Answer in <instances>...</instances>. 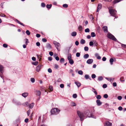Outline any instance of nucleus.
Here are the masks:
<instances>
[{"mask_svg":"<svg viewBox=\"0 0 126 126\" xmlns=\"http://www.w3.org/2000/svg\"><path fill=\"white\" fill-rule=\"evenodd\" d=\"M121 46L123 47L126 48V45L124 44H122Z\"/></svg>","mask_w":126,"mask_h":126,"instance_id":"774afa93","label":"nucleus"},{"mask_svg":"<svg viewBox=\"0 0 126 126\" xmlns=\"http://www.w3.org/2000/svg\"><path fill=\"white\" fill-rule=\"evenodd\" d=\"M113 85L114 87L116 86H117L116 83L115 82L113 83Z\"/></svg>","mask_w":126,"mask_h":126,"instance_id":"338daca9","label":"nucleus"},{"mask_svg":"<svg viewBox=\"0 0 126 126\" xmlns=\"http://www.w3.org/2000/svg\"><path fill=\"white\" fill-rule=\"evenodd\" d=\"M80 55V54L79 52H77L76 54V56L77 57H79Z\"/></svg>","mask_w":126,"mask_h":126,"instance_id":"c03bdc74","label":"nucleus"},{"mask_svg":"<svg viewBox=\"0 0 126 126\" xmlns=\"http://www.w3.org/2000/svg\"><path fill=\"white\" fill-rule=\"evenodd\" d=\"M85 41L83 39H82L81 40L80 42V43L81 44H84L85 43Z\"/></svg>","mask_w":126,"mask_h":126,"instance_id":"cd10ccee","label":"nucleus"},{"mask_svg":"<svg viewBox=\"0 0 126 126\" xmlns=\"http://www.w3.org/2000/svg\"><path fill=\"white\" fill-rule=\"evenodd\" d=\"M70 105L72 106H76V104L75 102H72L71 103Z\"/></svg>","mask_w":126,"mask_h":126,"instance_id":"bb28decb","label":"nucleus"},{"mask_svg":"<svg viewBox=\"0 0 126 126\" xmlns=\"http://www.w3.org/2000/svg\"><path fill=\"white\" fill-rule=\"evenodd\" d=\"M118 109L119 110L121 111V110H122L123 109V108L121 107L120 106L118 108Z\"/></svg>","mask_w":126,"mask_h":126,"instance_id":"0e129e2a","label":"nucleus"},{"mask_svg":"<svg viewBox=\"0 0 126 126\" xmlns=\"http://www.w3.org/2000/svg\"><path fill=\"white\" fill-rule=\"evenodd\" d=\"M103 97L105 98H107L108 97V95L107 94H105L104 95Z\"/></svg>","mask_w":126,"mask_h":126,"instance_id":"8fccbe9b","label":"nucleus"},{"mask_svg":"<svg viewBox=\"0 0 126 126\" xmlns=\"http://www.w3.org/2000/svg\"><path fill=\"white\" fill-rule=\"evenodd\" d=\"M31 80L32 83H34L35 82V79L34 78H31Z\"/></svg>","mask_w":126,"mask_h":126,"instance_id":"5fc2aeb1","label":"nucleus"},{"mask_svg":"<svg viewBox=\"0 0 126 126\" xmlns=\"http://www.w3.org/2000/svg\"><path fill=\"white\" fill-rule=\"evenodd\" d=\"M79 44V42L78 41H76L75 42V44L76 46L78 45Z\"/></svg>","mask_w":126,"mask_h":126,"instance_id":"69168bd1","label":"nucleus"},{"mask_svg":"<svg viewBox=\"0 0 126 126\" xmlns=\"http://www.w3.org/2000/svg\"><path fill=\"white\" fill-rule=\"evenodd\" d=\"M75 83L77 86L78 87H79L80 86V83L79 82H75Z\"/></svg>","mask_w":126,"mask_h":126,"instance_id":"393cba45","label":"nucleus"},{"mask_svg":"<svg viewBox=\"0 0 126 126\" xmlns=\"http://www.w3.org/2000/svg\"><path fill=\"white\" fill-rule=\"evenodd\" d=\"M46 6L47 8L48 9H50L51 7L52 4H47L46 5Z\"/></svg>","mask_w":126,"mask_h":126,"instance_id":"a878e982","label":"nucleus"},{"mask_svg":"<svg viewBox=\"0 0 126 126\" xmlns=\"http://www.w3.org/2000/svg\"><path fill=\"white\" fill-rule=\"evenodd\" d=\"M94 45V43L93 41H90L89 42V45L90 46H92Z\"/></svg>","mask_w":126,"mask_h":126,"instance_id":"37998d69","label":"nucleus"},{"mask_svg":"<svg viewBox=\"0 0 126 126\" xmlns=\"http://www.w3.org/2000/svg\"><path fill=\"white\" fill-rule=\"evenodd\" d=\"M85 32H90V30L89 28H87L85 30Z\"/></svg>","mask_w":126,"mask_h":126,"instance_id":"a19ab883","label":"nucleus"},{"mask_svg":"<svg viewBox=\"0 0 126 126\" xmlns=\"http://www.w3.org/2000/svg\"><path fill=\"white\" fill-rule=\"evenodd\" d=\"M37 95H38L39 96L41 94V92L40 91H36Z\"/></svg>","mask_w":126,"mask_h":126,"instance_id":"c756f323","label":"nucleus"},{"mask_svg":"<svg viewBox=\"0 0 126 126\" xmlns=\"http://www.w3.org/2000/svg\"><path fill=\"white\" fill-rule=\"evenodd\" d=\"M34 103H31L30 105L29 106V108L30 109H32V108L34 105Z\"/></svg>","mask_w":126,"mask_h":126,"instance_id":"4be33fe9","label":"nucleus"},{"mask_svg":"<svg viewBox=\"0 0 126 126\" xmlns=\"http://www.w3.org/2000/svg\"><path fill=\"white\" fill-rule=\"evenodd\" d=\"M120 80L121 82H124L125 81V80L124 79V77H122L120 78Z\"/></svg>","mask_w":126,"mask_h":126,"instance_id":"72a5a7b5","label":"nucleus"},{"mask_svg":"<svg viewBox=\"0 0 126 126\" xmlns=\"http://www.w3.org/2000/svg\"><path fill=\"white\" fill-rule=\"evenodd\" d=\"M47 48L49 49H50L51 48V46L49 44H47L46 46Z\"/></svg>","mask_w":126,"mask_h":126,"instance_id":"6ab92c4d","label":"nucleus"},{"mask_svg":"<svg viewBox=\"0 0 126 126\" xmlns=\"http://www.w3.org/2000/svg\"><path fill=\"white\" fill-rule=\"evenodd\" d=\"M89 57V55L88 54H86L84 55L83 56V58L84 59L88 58Z\"/></svg>","mask_w":126,"mask_h":126,"instance_id":"aec40b11","label":"nucleus"},{"mask_svg":"<svg viewBox=\"0 0 126 126\" xmlns=\"http://www.w3.org/2000/svg\"><path fill=\"white\" fill-rule=\"evenodd\" d=\"M53 43L55 46L56 48L58 49V47L60 46V43L55 41H53Z\"/></svg>","mask_w":126,"mask_h":126,"instance_id":"423d86ee","label":"nucleus"},{"mask_svg":"<svg viewBox=\"0 0 126 126\" xmlns=\"http://www.w3.org/2000/svg\"><path fill=\"white\" fill-rule=\"evenodd\" d=\"M78 74L80 75H82L83 74V72L81 70H80L78 71Z\"/></svg>","mask_w":126,"mask_h":126,"instance_id":"49530a36","label":"nucleus"},{"mask_svg":"<svg viewBox=\"0 0 126 126\" xmlns=\"http://www.w3.org/2000/svg\"><path fill=\"white\" fill-rule=\"evenodd\" d=\"M86 115L87 116L89 117H92L96 119V117L89 110H88L85 113Z\"/></svg>","mask_w":126,"mask_h":126,"instance_id":"20e7f679","label":"nucleus"},{"mask_svg":"<svg viewBox=\"0 0 126 126\" xmlns=\"http://www.w3.org/2000/svg\"><path fill=\"white\" fill-rule=\"evenodd\" d=\"M102 87L104 88H105L107 87V85L106 84H104L103 85Z\"/></svg>","mask_w":126,"mask_h":126,"instance_id":"a18cd8bd","label":"nucleus"},{"mask_svg":"<svg viewBox=\"0 0 126 126\" xmlns=\"http://www.w3.org/2000/svg\"><path fill=\"white\" fill-rule=\"evenodd\" d=\"M102 6L101 4L99 3L98 4L96 10V12H98L100 10Z\"/></svg>","mask_w":126,"mask_h":126,"instance_id":"6e6552de","label":"nucleus"},{"mask_svg":"<svg viewBox=\"0 0 126 126\" xmlns=\"http://www.w3.org/2000/svg\"><path fill=\"white\" fill-rule=\"evenodd\" d=\"M32 63L34 65H36L38 64V62L37 61H36L35 62H33V63Z\"/></svg>","mask_w":126,"mask_h":126,"instance_id":"4c0bfd02","label":"nucleus"},{"mask_svg":"<svg viewBox=\"0 0 126 126\" xmlns=\"http://www.w3.org/2000/svg\"><path fill=\"white\" fill-rule=\"evenodd\" d=\"M83 28L81 25H79L78 27V30L79 31H81L82 30Z\"/></svg>","mask_w":126,"mask_h":126,"instance_id":"412c9836","label":"nucleus"},{"mask_svg":"<svg viewBox=\"0 0 126 126\" xmlns=\"http://www.w3.org/2000/svg\"><path fill=\"white\" fill-rule=\"evenodd\" d=\"M109 12L110 14L111 15V16L115 17L114 20L115 18H117L118 17H117L116 16V13L117 11L113 9H109Z\"/></svg>","mask_w":126,"mask_h":126,"instance_id":"f03ea898","label":"nucleus"},{"mask_svg":"<svg viewBox=\"0 0 126 126\" xmlns=\"http://www.w3.org/2000/svg\"><path fill=\"white\" fill-rule=\"evenodd\" d=\"M26 34L28 35H29L30 34V32L28 30H27L26 32Z\"/></svg>","mask_w":126,"mask_h":126,"instance_id":"79ce46f5","label":"nucleus"},{"mask_svg":"<svg viewBox=\"0 0 126 126\" xmlns=\"http://www.w3.org/2000/svg\"><path fill=\"white\" fill-rule=\"evenodd\" d=\"M92 78L93 79H95L96 77V76L94 74H93L91 75Z\"/></svg>","mask_w":126,"mask_h":126,"instance_id":"f704fd0d","label":"nucleus"},{"mask_svg":"<svg viewBox=\"0 0 126 126\" xmlns=\"http://www.w3.org/2000/svg\"><path fill=\"white\" fill-rule=\"evenodd\" d=\"M93 59H89L87 61L86 63L88 64H91L93 63Z\"/></svg>","mask_w":126,"mask_h":126,"instance_id":"9b49d317","label":"nucleus"},{"mask_svg":"<svg viewBox=\"0 0 126 126\" xmlns=\"http://www.w3.org/2000/svg\"><path fill=\"white\" fill-rule=\"evenodd\" d=\"M60 110L57 108H55L52 109L51 110V115H56L59 114Z\"/></svg>","mask_w":126,"mask_h":126,"instance_id":"f257e3e1","label":"nucleus"},{"mask_svg":"<svg viewBox=\"0 0 126 126\" xmlns=\"http://www.w3.org/2000/svg\"><path fill=\"white\" fill-rule=\"evenodd\" d=\"M71 54H70L67 57V59L68 60H69L71 59Z\"/></svg>","mask_w":126,"mask_h":126,"instance_id":"e433bc0d","label":"nucleus"},{"mask_svg":"<svg viewBox=\"0 0 126 126\" xmlns=\"http://www.w3.org/2000/svg\"><path fill=\"white\" fill-rule=\"evenodd\" d=\"M102 29L105 32H108V27L107 26H104L103 27Z\"/></svg>","mask_w":126,"mask_h":126,"instance_id":"9d476101","label":"nucleus"},{"mask_svg":"<svg viewBox=\"0 0 126 126\" xmlns=\"http://www.w3.org/2000/svg\"><path fill=\"white\" fill-rule=\"evenodd\" d=\"M28 95V93L26 92L22 94V96L25 98Z\"/></svg>","mask_w":126,"mask_h":126,"instance_id":"4468645a","label":"nucleus"},{"mask_svg":"<svg viewBox=\"0 0 126 126\" xmlns=\"http://www.w3.org/2000/svg\"><path fill=\"white\" fill-rule=\"evenodd\" d=\"M63 6L64 8H67L68 7V5L67 4H65L63 5Z\"/></svg>","mask_w":126,"mask_h":126,"instance_id":"c9c22d12","label":"nucleus"},{"mask_svg":"<svg viewBox=\"0 0 126 126\" xmlns=\"http://www.w3.org/2000/svg\"><path fill=\"white\" fill-rule=\"evenodd\" d=\"M48 71L49 73H51L52 72V70L50 68H49L48 69Z\"/></svg>","mask_w":126,"mask_h":126,"instance_id":"bf43d9fd","label":"nucleus"},{"mask_svg":"<svg viewBox=\"0 0 126 126\" xmlns=\"http://www.w3.org/2000/svg\"><path fill=\"white\" fill-rule=\"evenodd\" d=\"M26 40V45L28 44V43L29 42L27 38H26L25 39Z\"/></svg>","mask_w":126,"mask_h":126,"instance_id":"58836bf2","label":"nucleus"},{"mask_svg":"<svg viewBox=\"0 0 126 126\" xmlns=\"http://www.w3.org/2000/svg\"><path fill=\"white\" fill-rule=\"evenodd\" d=\"M112 125V123L109 121L105 122V126H111Z\"/></svg>","mask_w":126,"mask_h":126,"instance_id":"1a4fd4ad","label":"nucleus"},{"mask_svg":"<svg viewBox=\"0 0 126 126\" xmlns=\"http://www.w3.org/2000/svg\"><path fill=\"white\" fill-rule=\"evenodd\" d=\"M15 21L17 23L19 24H20L24 26H25V25H24L22 23H21L17 19H16L15 20Z\"/></svg>","mask_w":126,"mask_h":126,"instance_id":"2eb2a0df","label":"nucleus"},{"mask_svg":"<svg viewBox=\"0 0 126 126\" xmlns=\"http://www.w3.org/2000/svg\"><path fill=\"white\" fill-rule=\"evenodd\" d=\"M108 37L110 39L113 40L115 41H117L115 37L110 33H108Z\"/></svg>","mask_w":126,"mask_h":126,"instance_id":"39448f33","label":"nucleus"},{"mask_svg":"<svg viewBox=\"0 0 126 126\" xmlns=\"http://www.w3.org/2000/svg\"><path fill=\"white\" fill-rule=\"evenodd\" d=\"M49 90H50V91H52L53 90V87L51 86H49Z\"/></svg>","mask_w":126,"mask_h":126,"instance_id":"6e6d98bb","label":"nucleus"},{"mask_svg":"<svg viewBox=\"0 0 126 126\" xmlns=\"http://www.w3.org/2000/svg\"><path fill=\"white\" fill-rule=\"evenodd\" d=\"M92 89L93 90L92 91L96 95H97V94L96 90L93 88H92Z\"/></svg>","mask_w":126,"mask_h":126,"instance_id":"f3484780","label":"nucleus"},{"mask_svg":"<svg viewBox=\"0 0 126 126\" xmlns=\"http://www.w3.org/2000/svg\"><path fill=\"white\" fill-rule=\"evenodd\" d=\"M3 69L4 67L1 65H0V72L1 73V74H2V75H3Z\"/></svg>","mask_w":126,"mask_h":126,"instance_id":"f8f14e48","label":"nucleus"},{"mask_svg":"<svg viewBox=\"0 0 126 126\" xmlns=\"http://www.w3.org/2000/svg\"><path fill=\"white\" fill-rule=\"evenodd\" d=\"M89 48L85 46L84 47V50L86 51H87L88 50Z\"/></svg>","mask_w":126,"mask_h":126,"instance_id":"ea45409f","label":"nucleus"},{"mask_svg":"<svg viewBox=\"0 0 126 126\" xmlns=\"http://www.w3.org/2000/svg\"><path fill=\"white\" fill-rule=\"evenodd\" d=\"M114 61V60L112 58H111L110 60V62L111 65H112L113 64V62Z\"/></svg>","mask_w":126,"mask_h":126,"instance_id":"5701e85b","label":"nucleus"},{"mask_svg":"<svg viewBox=\"0 0 126 126\" xmlns=\"http://www.w3.org/2000/svg\"><path fill=\"white\" fill-rule=\"evenodd\" d=\"M77 113L78 116L79 117L80 120L81 121H83L84 119L86 118L84 115V114L83 113L80 112V111H78Z\"/></svg>","mask_w":126,"mask_h":126,"instance_id":"7ed1b4c3","label":"nucleus"},{"mask_svg":"<svg viewBox=\"0 0 126 126\" xmlns=\"http://www.w3.org/2000/svg\"><path fill=\"white\" fill-rule=\"evenodd\" d=\"M68 61H69V63L71 65H72L74 63V62L72 59H71L70 60H69Z\"/></svg>","mask_w":126,"mask_h":126,"instance_id":"b1692460","label":"nucleus"},{"mask_svg":"<svg viewBox=\"0 0 126 126\" xmlns=\"http://www.w3.org/2000/svg\"><path fill=\"white\" fill-rule=\"evenodd\" d=\"M96 102L97 105L98 106L101 105L102 104V102L100 101V100L98 99L96 100Z\"/></svg>","mask_w":126,"mask_h":126,"instance_id":"ddd939ff","label":"nucleus"},{"mask_svg":"<svg viewBox=\"0 0 126 126\" xmlns=\"http://www.w3.org/2000/svg\"><path fill=\"white\" fill-rule=\"evenodd\" d=\"M3 46L4 47L6 48L7 47L8 45L6 44H3Z\"/></svg>","mask_w":126,"mask_h":126,"instance_id":"13d9d810","label":"nucleus"},{"mask_svg":"<svg viewBox=\"0 0 126 126\" xmlns=\"http://www.w3.org/2000/svg\"><path fill=\"white\" fill-rule=\"evenodd\" d=\"M91 36L92 37H94L96 36V35L94 32H92L91 34Z\"/></svg>","mask_w":126,"mask_h":126,"instance_id":"2f4dec72","label":"nucleus"},{"mask_svg":"<svg viewBox=\"0 0 126 126\" xmlns=\"http://www.w3.org/2000/svg\"><path fill=\"white\" fill-rule=\"evenodd\" d=\"M73 97L74 98H76L77 97V95L76 94H73Z\"/></svg>","mask_w":126,"mask_h":126,"instance_id":"de8ad7c7","label":"nucleus"},{"mask_svg":"<svg viewBox=\"0 0 126 126\" xmlns=\"http://www.w3.org/2000/svg\"><path fill=\"white\" fill-rule=\"evenodd\" d=\"M84 77H85V78L86 79H90V80H91V78L90 77V78L89 77V76L88 75H85Z\"/></svg>","mask_w":126,"mask_h":126,"instance_id":"dca6fc26","label":"nucleus"},{"mask_svg":"<svg viewBox=\"0 0 126 126\" xmlns=\"http://www.w3.org/2000/svg\"><path fill=\"white\" fill-rule=\"evenodd\" d=\"M94 45L95 46H97V43L95 41H93Z\"/></svg>","mask_w":126,"mask_h":126,"instance_id":"c85d7f7f","label":"nucleus"},{"mask_svg":"<svg viewBox=\"0 0 126 126\" xmlns=\"http://www.w3.org/2000/svg\"><path fill=\"white\" fill-rule=\"evenodd\" d=\"M64 61V59L63 58H62L60 60V62L62 63V62H63Z\"/></svg>","mask_w":126,"mask_h":126,"instance_id":"864d4df0","label":"nucleus"},{"mask_svg":"<svg viewBox=\"0 0 126 126\" xmlns=\"http://www.w3.org/2000/svg\"><path fill=\"white\" fill-rule=\"evenodd\" d=\"M60 87L61 88H63L64 87V85L63 84H61L60 85Z\"/></svg>","mask_w":126,"mask_h":126,"instance_id":"052dcab7","label":"nucleus"},{"mask_svg":"<svg viewBox=\"0 0 126 126\" xmlns=\"http://www.w3.org/2000/svg\"><path fill=\"white\" fill-rule=\"evenodd\" d=\"M122 97L121 96H118L117 97L118 99L119 100H121L122 99Z\"/></svg>","mask_w":126,"mask_h":126,"instance_id":"680f3d73","label":"nucleus"},{"mask_svg":"<svg viewBox=\"0 0 126 126\" xmlns=\"http://www.w3.org/2000/svg\"><path fill=\"white\" fill-rule=\"evenodd\" d=\"M0 77L3 80V82H4V78L3 76V75L2 74H1L0 73Z\"/></svg>","mask_w":126,"mask_h":126,"instance_id":"4d7b16f0","label":"nucleus"},{"mask_svg":"<svg viewBox=\"0 0 126 126\" xmlns=\"http://www.w3.org/2000/svg\"><path fill=\"white\" fill-rule=\"evenodd\" d=\"M77 35V33L76 32H74L71 33V35L72 36H75Z\"/></svg>","mask_w":126,"mask_h":126,"instance_id":"a211bd4d","label":"nucleus"},{"mask_svg":"<svg viewBox=\"0 0 126 126\" xmlns=\"http://www.w3.org/2000/svg\"><path fill=\"white\" fill-rule=\"evenodd\" d=\"M42 65L40 64L38 65L36 67V70L37 72H39L41 68Z\"/></svg>","mask_w":126,"mask_h":126,"instance_id":"0eeeda50","label":"nucleus"},{"mask_svg":"<svg viewBox=\"0 0 126 126\" xmlns=\"http://www.w3.org/2000/svg\"><path fill=\"white\" fill-rule=\"evenodd\" d=\"M31 112V110H29L27 111V115L28 116H29Z\"/></svg>","mask_w":126,"mask_h":126,"instance_id":"603ef678","label":"nucleus"},{"mask_svg":"<svg viewBox=\"0 0 126 126\" xmlns=\"http://www.w3.org/2000/svg\"><path fill=\"white\" fill-rule=\"evenodd\" d=\"M41 6L43 7H45V4L44 3H42L41 4Z\"/></svg>","mask_w":126,"mask_h":126,"instance_id":"09e8293b","label":"nucleus"},{"mask_svg":"<svg viewBox=\"0 0 126 126\" xmlns=\"http://www.w3.org/2000/svg\"><path fill=\"white\" fill-rule=\"evenodd\" d=\"M103 78L102 76H99L98 77V80L99 81H101L103 80Z\"/></svg>","mask_w":126,"mask_h":126,"instance_id":"7c9ffc66","label":"nucleus"},{"mask_svg":"<svg viewBox=\"0 0 126 126\" xmlns=\"http://www.w3.org/2000/svg\"><path fill=\"white\" fill-rule=\"evenodd\" d=\"M96 98L98 100L100 99L101 98V96L99 95H97L96 96Z\"/></svg>","mask_w":126,"mask_h":126,"instance_id":"473e14b6","label":"nucleus"},{"mask_svg":"<svg viewBox=\"0 0 126 126\" xmlns=\"http://www.w3.org/2000/svg\"><path fill=\"white\" fill-rule=\"evenodd\" d=\"M29 104L28 102H26L24 103V105L25 106H28L29 105Z\"/></svg>","mask_w":126,"mask_h":126,"instance_id":"3c124183","label":"nucleus"},{"mask_svg":"<svg viewBox=\"0 0 126 126\" xmlns=\"http://www.w3.org/2000/svg\"><path fill=\"white\" fill-rule=\"evenodd\" d=\"M42 41L44 42H46L47 41V40L45 38H43Z\"/></svg>","mask_w":126,"mask_h":126,"instance_id":"e2e57ef3","label":"nucleus"}]
</instances>
